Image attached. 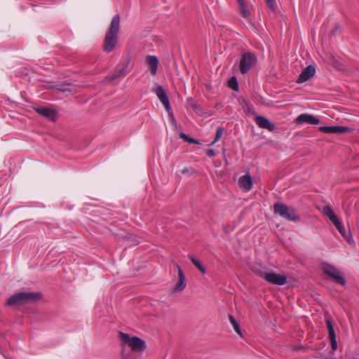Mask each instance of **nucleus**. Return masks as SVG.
Returning <instances> with one entry per match:
<instances>
[{
  "instance_id": "obj_28",
  "label": "nucleus",
  "mask_w": 359,
  "mask_h": 359,
  "mask_svg": "<svg viewBox=\"0 0 359 359\" xmlns=\"http://www.w3.org/2000/svg\"><path fill=\"white\" fill-rule=\"evenodd\" d=\"M223 133H224V128L222 127H218L217 128V131H216V134H215V140L212 142H211L210 144V145H213L214 144H215L217 141L219 140V139L222 137V135H223Z\"/></svg>"
},
{
  "instance_id": "obj_33",
  "label": "nucleus",
  "mask_w": 359,
  "mask_h": 359,
  "mask_svg": "<svg viewBox=\"0 0 359 359\" xmlns=\"http://www.w3.org/2000/svg\"><path fill=\"white\" fill-rule=\"evenodd\" d=\"M341 31V28L338 24H336L332 30V34L336 35L338 32Z\"/></svg>"
},
{
  "instance_id": "obj_8",
  "label": "nucleus",
  "mask_w": 359,
  "mask_h": 359,
  "mask_svg": "<svg viewBox=\"0 0 359 359\" xmlns=\"http://www.w3.org/2000/svg\"><path fill=\"white\" fill-rule=\"evenodd\" d=\"M130 60L128 57L122 58L120 62L117 65L114 72L111 75L106 76L105 81H112L115 79L125 76L126 74V70L128 68L130 64Z\"/></svg>"
},
{
  "instance_id": "obj_9",
  "label": "nucleus",
  "mask_w": 359,
  "mask_h": 359,
  "mask_svg": "<svg viewBox=\"0 0 359 359\" xmlns=\"http://www.w3.org/2000/svg\"><path fill=\"white\" fill-rule=\"evenodd\" d=\"M34 109L37 114L48 120L51 121H55L57 120V111L55 109L41 106L36 107Z\"/></svg>"
},
{
  "instance_id": "obj_34",
  "label": "nucleus",
  "mask_w": 359,
  "mask_h": 359,
  "mask_svg": "<svg viewBox=\"0 0 359 359\" xmlns=\"http://www.w3.org/2000/svg\"><path fill=\"white\" fill-rule=\"evenodd\" d=\"M206 155L208 157H214L216 155V153L214 149H210L206 151Z\"/></svg>"
},
{
  "instance_id": "obj_22",
  "label": "nucleus",
  "mask_w": 359,
  "mask_h": 359,
  "mask_svg": "<svg viewBox=\"0 0 359 359\" xmlns=\"http://www.w3.org/2000/svg\"><path fill=\"white\" fill-rule=\"evenodd\" d=\"M332 222L335 226L337 229L339 231V233L341 234V236L345 238L346 233V229L344 227L341 221L338 219V217Z\"/></svg>"
},
{
  "instance_id": "obj_23",
  "label": "nucleus",
  "mask_w": 359,
  "mask_h": 359,
  "mask_svg": "<svg viewBox=\"0 0 359 359\" xmlns=\"http://www.w3.org/2000/svg\"><path fill=\"white\" fill-rule=\"evenodd\" d=\"M189 259L191 262L196 266V267L203 273L205 274L206 273L205 268L201 264L199 260L196 259L194 257L189 255Z\"/></svg>"
},
{
  "instance_id": "obj_4",
  "label": "nucleus",
  "mask_w": 359,
  "mask_h": 359,
  "mask_svg": "<svg viewBox=\"0 0 359 359\" xmlns=\"http://www.w3.org/2000/svg\"><path fill=\"white\" fill-rule=\"evenodd\" d=\"M123 346H128L133 351L142 352L146 348L144 340L137 337H130L128 334L120 332Z\"/></svg>"
},
{
  "instance_id": "obj_15",
  "label": "nucleus",
  "mask_w": 359,
  "mask_h": 359,
  "mask_svg": "<svg viewBox=\"0 0 359 359\" xmlns=\"http://www.w3.org/2000/svg\"><path fill=\"white\" fill-rule=\"evenodd\" d=\"M238 184L244 191H250L252 187V179L250 175L248 173L241 176L238 180Z\"/></svg>"
},
{
  "instance_id": "obj_14",
  "label": "nucleus",
  "mask_w": 359,
  "mask_h": 359,
  "mask_svg": "<svg viewBox=\"0 0 359 359\" xmlns=\"http://www.w3.org/2000/svg\"><path fill=\"white\" fill-rule=\"evenodd\" d=\"M176 267L178 270L179 280L175 287L172 289L173 292L182 291L187 285L186 277L183 271L177 264H176Z\"/></svg>"
},
{
  "instance_id": "obj_20",
  "label": "nucleus",
  "mask_w": 359,
  "mask_h": 359,
  "mask_svg": "<svg viewBox=\"0 0 359 359\" xmlns=\"http://www.w3.org/2000/svg\"><path fill=\"white\" fill-rule=\"evenodd\" d=\"M325 323L327 329L328 330L329 338L335 337L336 333L334 329V324L330 316H325Z\"/></svg>"
},
{
  "instance_id": "obj_13",
  "label": "nucleus",
  "mask_w": 359,
  "mask_h": 359,
  "mask_svg": "<svg viewBox=\"0 0 359 359\" xmlns=\"http://www.w3.org/2000/svg\"><path fill=\"white\" fill-rule=\"evenodd\" d=\"M255 121L259 128L267 129L270 132L273 131L276 128L274 123H271L265 116L257 115L255 116Z\"/></svg>"
},
{
  "instance_id": "obj_17",
  "label": "nucleus",
  "mask_w": 359,
  "mask_h": 359,
  "mask_svg": "<svg viewBox=\"0 0 359 359\" xmlns=\"http://www.w3.org/2000/svg\"><path fill=\"white\" fill-rule=\"evenodd\" d=\"M156 94L161 102L162 104H165L169 102L168 97L164 88L161 86H158L156 89Z\"/></svg>"
},
{
  "instance_id": "obj_1",
  "label": "nucleus",
  "mask_w": 359,
  "mask_h": 359,
  "mask_svg": "<svg viewBox=\"0 0 359 359\" xmlns=\"http://www.w3.org/2000/svg\"><path fill=\"white\" fill-rule=\"evenodd\" d=\"M120 30V16L115 15L111 21L107 31L102 45V49L106 53L111 52L118 43V34Z\"/></svg>"
},
{
  "instance_id": "obj_26",
  "label": "nucleus",
  "mask_w": 359,
  "mask_h": 359,
  "mask_svg": "<svg viewBox=\"0 0 359 359\" xmlns=\"http://www.w3.org/2000/svg\"><path fill=\"white\" fill-rule=\"evenodd\" d=\"M229 321H230L231 324L233 327L234 330L238 334L241 335V330L240 326H239L238 322L236 321V318L232 315H229Z\"/></svg>"
},
{
  "instance_id": "obj_27",
  "label": "nucleus",
  "mask_w": 359,
  "mask_h": 359,
  "mask_svg": "<svg viewBox=\"0 0 359 359\" xmlns=\"http://www.w3.org/2000/svg\"><path fill=\"white\" fill-rule=\"evenodd\" d=\"M228 86L233 90H238V83L235 76L231 77L228 81Z\"/></svg>"
},
{
  "instance_id": "obj_30",
  "label": "nucleus",
  "mask_w": 359,
  "mask_h": 359,
  "mask_svg": "<svg viewBox=\"0 0 359 359\" xmlns=\"http://www.w3.org/2000/svg\"><path fill=\"white\" fill-rule=\"evenodd\" d=\"M163 106L165 107L169 116L170 117V118L172 120H175V118H174V114H173V112H172V110L171 109V107H170V102H166L165 104H163Z\"/></svg>"
},
{
  "instance_id": "obj_3",
  "label": "nucleus",
  "mask_w": 359,
  "mask_h": 359,
  "mask_svg": "<svg viewBox=\"0 0 359 359\" xmlns=\"http://www.w3.org/2000/svg\"><path fill=\"white\" fill-rule=\"evenodd\" d=\"M273 212L281 217L288 221L299 222L300 216L297 214L295 209L289 207L286 204L281 203H276L273 205Z\"/></svg>"
},
{
  "instance_id": "obj_35",
  "label": "nucleus",
  "mask_w": 359,
  "mask_h": 359,
  "mask_svg": "<svg viewBox=\"0 0 359 359\" xmlns=\"http://www.w3.org/2000/svg\"><path fill=\"white\" fill-rule=\"evenodd\" d=\"M188 172V168H185L182 170V173H187Z\"/></svg>"
},
{
  "instance_id": "obj_12",
  "label": "nucleus",
  "mask_w": 359,
  "mask_h": 359,
  "mask_svg": "<svg viewBox=\"0 0 359 359\" xmlns=\"http://www.w3.org/2000/svg\"><path fill=\"white\" fill-rule=\"evenodd\" d=\"M316 73V68L313 65H309L306 68H304L301 74H299L297 82L299 83H302L308 80H309L311 78H312Z\"/></svg>"
},
{
  "instance_id": "obj_18",
  "label": "nucleus",
  "mask_w": 359,
  "mask_h": 359,
  "mask_svg": "<svg viewBox=\"0 0 359 359\" xmlns=\"http://www.w3.org/2000/svg\"><path fill=\"white\" fill-rule=\"evenodd\" d=\"M54 88L58 91L63 92V93L69 92L71 93H73L74 92V88L73 86L69 83L55 85L54 86Z\"/></svg>"
},
{
  "instance_id": "obj_16",
  "label": "nucleus",
  "mask_w": 359,
  "mask_h": 359,
  "mask_svg": "<svg viewBox=\"0 0 359 359\" xmlns=\"http://www.w3.org/2000/svg\"><path fill=\"white\" fill-rule=\"evenodd\" d=\"M146 62L152 75H156L158 65V60L155 55H149L146 58Z\"/></svg>"
},
{
  "instance_id": "obj_24",
  "label": "nucleus",
  "mask_w": 359,
  "mask_h": 359,
  "mask_svg": "<svg viewBox=\"0 0 359 359\" xmlns=\"http://www.w3.org/2000/svg\"><path fill=\"white\" fill-rule=\"evenodd\" d=\"M189 106L197 114L203 116V111L201 106L195 102L192 99L190 100Z\"/></svg>"
},
{
  "instance_id": "obj_10",
  "label": "nucleus",
  "mask_w": 359,
  "mask_h": 359,
  "mask_svg": "<svg viewBox=\"0 0 359 359\" xmlns=\"http://www.w3.org/2000/svg\"><path fill=\"white\" fill-rule=\"evenodd\" d=\"M319 130L327 134H343L350 132V128L343 126H320Z\"/></svg>"
},
{
  "instance_id": "obj_31",
  "label": "nucleus",
  "mask_w": 359,
  "mask_h": 359,
  "mask_svg": "<svg viewBox=\"0 0 359 359\" xmlns=\"http://www.w3.org/2000/svg\"><path fill=\"white\" fill-rule=\"evenodd\" d=\"M266 3L268 6V7L272 10L274 11L276 8V1L275 0H265Z\"/></svg>"
},
{
  "instance_id": "obj_6",
  "label": "nucleus",
  "mask_w": 359,
  "mask_h": 359,
  "mask_svg": "<svg viewBox=\"0 0 359 359\" xmlns=\"http://www.w3.org/2000/svg\"><path fill=\"white\" fill-rule=\"evenodd\" d=\"M257 62V57L254 53L249 51L244 52L239 63L240 72L243 74L248 73Z\"/></svg>"
},
{
  "instance_id": "obj_25",
  "label": "nucleus",
  "mask_w": 359,
  "mask_h": 359,
  "mask_svg": "<svg viewBox=\"0 0 359 359\" xmlns=\"http://www.w3.org/2000/svg\"><path fill=\"white\" fill-rule=\"evenodd\" d=\"M180 137L184 142H189L190 144H200L198 140H196L194 138L190 137L189 135H187V134H185L184 133H180Z\"/></svg>"
},
{
  "instance_id": "obj_7",
  "label": "nucleus",
  "mask_w": 359,
  "mask_h": 359,
  "mask_svg": "<svg viewBox=\"0 0 359 359\" xmlns=\"http://www.w3.org/2000/svg\"><path fill=\"white\" fill-rule=\"evenodd\" d=\"M322 270L324 273L332 278L335 283L342 286L346 285V280L344 278L341 272L335 266L327 263H323L322 264Z\"/></svg>"
},
{
  "instance_id": "obj_19",
  "label": "nucleus",
  "mask_w": 359,
  "mask_h": 359,
  "mask_svg": "<svg viewBox=\"0 0 359 359\" xmlns=\"http://www.w3.org/2000/svg\"><path fill=\"white\" fill-rule=\"evenodd\" d=\"M236 1L238 4V8H239L241 15L243 18H248L250 15V11L247 8V6L245 5L244 0H236Z\"/></svg>"
},
{
  "instance_id": "obj_21",
  "label": "nucleus",
  "mask_w": 359,
  "mask_h": 359,
  "mask_svg": "<svg viewBox=\"0 0 359 359\" xmlns=\"http://www.w3.org/2000/svg\"><path fill=\"white\" fill-rule=\"evenodd\" d=\"M323 213L330 219L331 222L334 221L337 218V215L333 212L332 208L329 205H325L323 208Z\"/></svg>"
},
{
  "instance_id": "obj_32",
  "label": "nucleus",
  "mask_w": 359,
  "mask_h": 359,
  "mask_svg": "<svg viewBox=\"0 0 359 359\" xmlns=\"http://www.w3.org/2000/svg\"><path fill=\"white\" fill-rule=\"evenodd\" d=\"M330 341H331V346L332 350L335 351L337 348V342L336 339V336L330 337Z\"/></svg>"
},
{
  "instance_id": "obj_5",
  "label": "nucleus",
  "mask_w": 359,
  "mask_h": 359,
  "mask_svg": "<svg viewBox=\"0 0 359 359\" xmlns=\"http://www.w3.org/2000/svg\"><path fill=\"white\" fill-rule=\"evenodd\" d=\"M255 273L271 284L283 285L287 282V276L285 275L278 274L274 272L267 273L260 269L255 271Z\"/></svg>"
},
{
  "instance_id": "obj_29",
  "label": "nucleus",
  "mask_w": 359,
  "mask_h": 359,
  "mask_svg": "<svg viewBox=\"0 0 359 359\" xmlns=\"http://www.w3.org/2000/svg\"><path fill=\"white\" fill-rule=\"evenodd\" d=\"M163 106L165 107L169 116L170 117V118L172 120H175V118H174V114H173V112H172V110L171 109V107H170V102H166L165 104H163Z\"/></svg>"
},
{
  "instance_id": "obj_2",
  "label": "nucleus",
  "mask_w": 359,
  "mask_h": 359,
  "mask_svg": "<svg viewBox=\"0 0 359 359\" xmlns=\"http://www.w3.org/2000/svg\"><path fill=\"white\" fill-rule=\"evenodd\" d=\"M41 292H20L11 295L6 302L7 305H23L27 303L36 302L41 299Z\"/></svg>"
},
{
  "instance_id": "obj_11",
  "label": "nucleus",
  "mask_w": 359,
  "mask_h": 359,
  "mask_svg": "<svg viewBox=\"0 0 359 359\" xmlns=\"http://www.w3.org/2000/svg\"><path fill=\"white\" fill-rule=\"evenodd\" d=\"M295 123L297 124L308 123L311 125H317L320 123V119L313 114H302L296 118Z\"/></svg>"
}]
</instances>
